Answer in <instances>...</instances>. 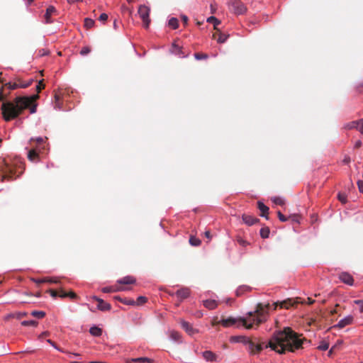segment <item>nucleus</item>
Listing matches in <instances>:
<instances>
[{
	"mask_svg": "<svg viewBox=\"0 0 363 363\" xmlns=\"http://www.w3.org/2000/svg\"><path fill=\"white\" fill-rule=\"evenodd\" d=\"M301 336L287 327L276 332L265 347H270L280 354H285L286 351L294 352L296 350L303 347L304 342H307L305 337L301 338Z\"/></svg>",
	"mask_w": 363,
	"mask_h": 363,
	"instance_id": "1",
	"label": "nucleus"
},
{
	"mask_svg": "<svg viewBox=\"0 0 363 363\" xmlns=\"http://www.w3.org/2000/svg\"><path fill=\"white\" fill-rule=\"evenodd\" d=\"M38 97V95L36 94L30 97L16 98L14 103H2L1 115L4 119L6 121L14 119L26 108H29L31 113H35L36 111V106L34 105L33 103Z\"/></svg>",
	"mask_w": 363,
	"mask_h": 363,
	"instance_id": "2",
	"label": "nucleus"
},
{
	"mask_svg": "<svg viewBox=\"0 0 363 363\" xmlns=\"http://www.w3.org/2000/svg\"><path fill=\"white\" fill-rule=\"evenodd\" d=\"M25 170V164L18 157L8 156L1 161V182L4 179H16Z\"/></svg>",
	"mask_w": 363,
	"mask_h": 363,
	"instance_id": "3",
	"label": "nucleus"
},
{
	"mask_svg": "<svg viewBox=\"0 0 363 363\" xmlns=\"http://www.w3.org/2000/svg\"><path fill=\"white\" fill-rule=\"evenodd\" d=\"M269 308V303L263 304L262 303H259L254 312H249L247 313L249 316V321H252L253 324L255 323L257 325L264 322L266 320L267 311Z\"/></svg>",
	"mask_w": 363,
	"mask_h": 363,
	"instance_id": "4",
	"label": "nucleus"
},
{
	"mask_svg": "<svg viewBox=\"0 0 363 363\" xmlns=\"http://www.w3.org/2000/svg\"><path fill=\"white\" fill-rule=\"evenodd\" d=\"M238 321L242 322V325L247 329H251L253 327V323H252V321H249V317L247 318H240L238 319L232 317H229L228 318H222L220 320L218 321L213 320V325H216L220 323L223 327L228 328L231 325H233Z\"/></svg>",
	"mask_w": 363,
	"mask_h": 363,
	"instance_id": "5",
	"label": "nucleus"
},
{
	"mask_svg": "<svg viewBox=\"0 0 363 363\" xmlns=\"http://www.w3.org/2000/svg\"><path fill=\"white\" fill-rule=\"evenodd\" d=\"M33 82V80L29 81L27 83H21L18 84L16 82H6L4 83V80L1 79V101H3L4 98L8 94L10 90L16 89L18 87L21 88H26L28 87Z\"/></svg>",
	"mask_w": 363,
	"mask_h": 363,
	"instance_id": "6",
	"label": "nucleus"
},
{
	"mask_svg": "<svg viewBox=\"0 0 363 363\" xmlns=\"http://www.w3.org/2000/svg\"><path fill=\"white\" fill-rule=\"evenodd\" d=\"M150 9L149 7L145 5H141L139 6L138 14L143 21V26L146 29L149 28L150 23Z\"/></svg>",
	"mask_w": 363,
	"mask_h": 363,
	"instance_id": "7",
	"label": "nucleus"
},
{
	"mask_svg": "<svg viewBox=\"0 0 363 363\" xmlns=\"http://www.w3.org/2000/svg\"><path fill=\"white\" fill-rule=\"evenodd\" d=\"M230 10L236 15L243 14L246 11V7L240 1L235 0L229 4Z\"/></svg>",
	"mask_w": 363,
	"mask_h": 363,
	"instance_id": "8",
	"label": "nucleus"
},
{
	"mask_svg": "<svg viewBox=\"0 0 363 363\" xmlns=\"http://www.w3.org/2000/svg\"><path fill=\"white\" fill-rule=\"evenodd\" d=\"M248 350L251 354L259 353L262 349V343L257 340V339H247Z\"/></svg>",
	"mask_w": 363,
	"mask_h": 363,
	"instance_id": "9",
	"label": "nucleus"
},
{
	"mask_svg": "<svg viewBox=\"0 0 363 363\" xmlns=\"http://www.w3.org/2000/svg\"><path fill=\"white\" fill-rule=\"evenodd\" d=\"M92 298L98 302L97 308L101 311H108L111 308V304L105 302L103 299L96 296H93Z\"/></svg>",
	"mask_w": 363,
	"mask_h": 363,
	"instance_id": "10",
	"label": "nucleus"
},
{
	"mask_svg": "<svg viewBox=\"0 0 363 363\" xmlns=\"http://www.w3.org/2000/svg\"><path fill=\"white\" fill-rule=\"evenodd\" d=\"M57 13V11L53 6H48V8L46 9V12L44 16L45 23H47V24L52 23L53 22V21L52 20L51 16L52 15H56Z\"/></svg>",
	"mask_w": 363,
	"mask_h": 363,
	"instance_id": "11",
	"label": "nucleus"
},
{
	"mask_svg": "<svg viewBox=\"0 0 363 363\" xmlns=\"http://www.w3.org/2000/svg\"><path fill=\"white\" fill-rule=\"evenodd\" d=\"M298 303V301H295L291 298H288L281 302L274 303V309L276 310L278 305H279L281 308H284L288 309L291 306H293L294 304H296Z\"/></svg>",
	"mask_w": 363,
	"mask_h": 363,
	"instance_id": "12",
	"label": "nucleus"
},
{
	"mask_svg": "<svg viewBox=\"0 0 363 363\" xmlns=\"http://www.w3.org/2000/svg\"><path fill=\"white\" fill-rule=\"evenodd\" d=\"M130 289L125 286H107L102 288L101 291L104 293H112L116 291H123L130 290Z\"/></svg>",
	"mask_w": 363,
	"mask_h": 363,
	"instance_id": "13",
	"label": "nucleus"
},
{
	"mask_svg": "<svg viewBox=\"0 0 363 363\" xmlns=\"http://www.w3.org/2000/svg\"><path fill=\"white\" fill-rule=\"evenodd\" d=\"M182 328L189 335H193L198 333V330L193 328V326L187 321L182 320L180 321Z\"/></svg>",
	"mask_w": 363,
	"mask_h": 363,
	"instance_id": "14",
	"label": "nucleus"
},
{
	"mask_svg": "<svg viewBox=\"0 0 363 363\" xmlns=\"http://www.w3.org/2000/svg\"><path fill=\"white\" fill-rule=\"evenodd\" d=\"M40 149L38 147H33L31 150H30L28 152V158L31 162H37L39 160V155L38 152H40Z\"/></svg>",
	"mask_w": 363,
	"mask_h": 363,
	"instance_id": "15",
	"label": "nucleus"
},
{
	"mask_svg": "<svg viewBox=\"0 0 363 363\" xmlns=\"http://www.w3.org/2000/svg\"><path fill=\"white\" fill-rule=\"evenodd\" d=\"M353 322V316L348 315L345 318L340 320L338 323L335 325V328H343L347 325H351Z\"/></svg>",
	"mask_w": 363,
	"mask_h": 363,
	"instance_id": "16",
	"label": "nucleus"
},
{
	"mask_svg": "<svg viewBox=\"0 0 363 363\" xmlns=\"http://www.w3.org/2000/svg\"><path fill=\"white\" fill-rule=\"evenodd\" d=\"M340 279L345 284L348 285H352L354 279L352 277L347 273V272H342L340 274Z\"/></svg>",
	"mask_w": 363,
	"mask_h": 363,
	"instance_id": "17",
	"label": "nucleus"
},
{
	"mask_svg": "<svg viewBox=\"0 0 363 363\" xmlns=\"http://www.w3.org/2000/svg\"><path fill=\"white\" fill-rule=\"evenodd\" d=\"M243 222L247 224V225H252L255 223L259 222V219L254 218L253 216L250 215H246L243 214L242 216Z\"/></svg>",
	"mask_w": 363,
	"mask_h": 363,
	"instance_id": "18",
	"label": "nucleus"
},
{
	"mask_svg": "<svg viewBox=\"0 0 363 363\" xmlns=\"http://www.w3.org/2000/svg\"><path fill=\"white\" fill-rule=\"evenodd\" d=\"M257 208L261 211L260 216L268 219L269 208L261 201L257 202Z\"/></svg>",
	"mask_w": 363,
	"mask_h": 363,
	"instance_id": "19",
	"label": "nucleus"
},
{
	"mask_svg": "<svg viewBox=\"0 0 363 363\" xmlns=\"http://www.w3.org/2000/svg\"><path fill=\"white\" fill-rule=\"evenodd\" d=\"M136 281L135 279L132 276H126L118 280H117V284H133Z\"/></svg>",
	"mask_w": 363,
	"mask_h": 363,
	"instance_id": "20",
	"label": "nucleus"
},
{
	"mask_svg": "<svg viewBox=\"0 0 363 363\" xmlns=\"http://www.w3.org/2000/svg\"><path fill=\"white\" fill-rule=\"evenodd\" d=\"M203 357L208 362L217 361V355L210 350L205 351L202 353Z\"/></svg>",
	"mask_w": 363,
	"mask_h": 363,
	"instance_id": "21",
	"label": "nucleus"
},
{
	"mask_svg": "<svg viewBox=\"0 0 363 363\" xmlns=\"http://www.w3.org/2000/svg\"><path fill=\"white\" fill-rule=\"evenodd\" d=\"M176 295L181 298V300L186 298L190 295V289L188 288H182L176 292Z\"/></svg>",
	"mask_w": 363,
	"mask_h": 363,
	"instance_id": "22",
	"label": "nucleus"
},
{
	"mask_svg": "<svg viewBox=\"0 0 363 363\" xmlns=\"http://www.w3.org/2000/svg\"><path fill=\"white\" fill-rule=\"evenodd\" d=\"M172 52L174 54H175V55H178V56H179V57H186V55H184V52H183V51H182V48H181L179 45H177V44L176 43V42H174V43L172 44Z\"/></svg>",
	"mask_w": 363,
	"mask_h": 363,
	"instance_id": "23",
	"label": "nucleus"
},
{
	"mask_svg": "<svg viewBox=\"0 0 363 363\" xmlns=\"http://www.w3.org/2000/svg\"><path fill=\"white\" fill-rule=\"evenodd\" d=\"M213 38L216 39L217 42L219 43H223L226 41L228 38V35H225L222 33H216L213 35Z\"/></svg>",
	"mask_w": 363,
	"mask_h": 363,
	"instance_id": "24",
	"label": "nucleus"
},
{
	"mask_svg": "<svg viewBox=\"0 0 363 363\" xmlns=\"http://www.w3.org/2000/svg\"><path fill=\"white\" fill-rule=\"evenodd\" d=\"M203 306L209 310H213L218 306V303L215 300L208 299L203 301Z\"/></svg>",
	"mask_w": 363,
	"mask_h": 363,
	"instance_id": "25",
	"label": "nucleus"
},
{
	"mask_svg": "<svg viewBox=\"0 0 363 363\" xmlns=\"http://www.w3.org/2000/svg\"><path fill=\"white\" fill-rule=\"evenodd\" d=\"M114 298L125 305L135 306V301L131 298H123L120 296H115Z\"/></svg>",
	"mask_w": 363,
	"mask_h": 363,
	"instance_id": "26",
	"label": "nucleus"
},
{
	"mask_svg": "<svg viewBox=\"0 0 363 363\" xmlns=\"http://www.w3.org/2000/svg\"><path fill=\"white\" fill-rule=\"evenodd\" d=\"M33 142H36L37 145L35 147H38L40 150V146L45 143V140L41 137H38L36 138H32L29 140V143L30 145H33Z\"/></svg>",
	"mask_w": 363,
	"mask_h": 363,
	"instance_id": "27",
	"label": "nucleus"
},
{
	"mask_svg": "<svg viewBox=\"0 0 363 363\" xmlns=\"http://www.w3.org/2000/svg\"><path fill=\"white\" fill-rule=\"evenodd\" d=\"M89 333L96 337H99L102 334V330L97 326H93L89 329Z\"/></svg>",
	"mask_w": 363,
	"mask_h": 363,
	"instance_id": "28",
	"label": "nucleus"
},
{
	"mask_svg": "<svg viewBox=\"0 0 363 363\" xmlns=\"http://www.w3.org/2000/svg\"><path fill=\"white\" fill-rule=\"evenodd\" d=\"M170 337L176 341V342H182V336H181V334L177 332V331H174V330H172L170 332Z\"/></svg>",
	"mask_w": 363,
	"mask_h": 363,
	"instance_id": "29",
	"label": "nucleus"
},
{
	"mask_svg": "<svg viewBox=\"0 0 363 363\" xmlns=\"http://www.w3.org/2000/svg\"><path fill=\"white\" fill-rule=\"evenodd\" d=\"M259 233H260V236L262 238L265 239V238H269V235L270 233V230L268 227H264V228H261Z\"/></svg>",
	"mask_w": 363,
	"mask_h": 363,
	"instance_id": "30",
	"label": "nucleus"
},
{
	"mask_svg": "<svg viewBox=\"0 0 363 363\" xmlns=\"http://www.w3.org/2000/svg\"><path fill=\"white\" fill-rule=\"evenodd\" d=\"M357 125H358L357 120L353 121L346 123L344 125V128L347 130L357 129Z\"/></svg>",
	"mask_w": 363,
	"mask_h": 363,
	"instance_id": "31",
	"label": "nucleus"
},
{
	"mask_svg": "<svg viewBox=\"0 0 363 363\" xmlns=\"http://www.w3.org/2000/svg\"><path fill=\"white\" fill-rule=\"evenodd\" d=\"M169 26H170L173 29H176L178 28L179 26V21H178V19L176 18H171L169 20Z\"/></svg>",
	"mask_w": 363,
	"mask_h": 363,
	"instance_id": "32",
	"label": "nucleus"
},
{
	"mask_svg": "<svg viewBox=\"0 0 363 363\" xmlns=\"http://www.w3.org/2000/svg\"><path fill=\"white\" fill-rule=\"evenodd\" d=\"M35 283L38 284L45 283V282H50V283H58L59 280L56 278L55 279H38L35 280Z\"/></svg>",
	"mask_w": 363,
	"mask_h": 363,
	"instance_id": "33",
	"label": "nucleus"
},
{
	"mask_svg": "<svg viewBox=\"0 0 363 363\" xmlns=\"http://www.w3.org/2000/svg\"><path fill=\"white\" fill-rule=\"evenodd\" d=\"M133 361H136L137 362H140V363H153L154 362V360L152 359L148 358V357H138V358H135Z\"/></svg>",
	"mask_w": 363,
	"mask_h": 363,
	"instance_id": "34",
	"label": "nucleus"
},
{
	"mask_svg": "<svg viewBox=\"0 0 363 363\" xmlns=\"http://www.w3.org/2000/svg\"><path fill=\"white\" fill-rule=\"evenodd\" d=\"M207 22L213 23L214 29L217 30V26L220 24V21H218L214 16H210L207 18Z\"/></svg>",
	"mask_w": 363,
	"mask_h": 363,
	"instance_id": "35",
	"label": "nucleus"
},
{
	"mask_svg": "<svg viewBox=\"0 0 363 363\" xmlns=\"http://www.w3.org/2000/svg\"><path fill=\"white\" fill-rule=\"evenodd\" d=\"M189 243L192 246H199L201 244V240L194 236H191L189 238Z\"/></svg>",
	"mask_w": 363,
	"mask_h": 363,
	"instance_id": "36",
	"label": "nucleus"
},
{
	"mask_svg": "<svg viewBox=\"0 0 363 363\" xmlns=\"http://www.w3.org/2000/svg\"><path fill=\"white\" fill-rule=\"evenodd\" d=\"M31 315L38 318H43L45 317V313L44 311H33L31 313Z\"/></svg>",
	"mask_w": 363,
	"mask_h": 363,
	"instance_id": "37",
	"label": "nucleus"
},
{
	"mask_svg": "<svg viewBox=\"0 0 363 363\" xmlns=\"http://www.w3.org/2000/svg\"><path fill=\"white\" fill-rule=\"evenodd\" d=\"M61 106V96L57 93L55 94V107L60 108Z\"/></svg>",
	"mask_w": 363,
	"mask_h": 363,
	"instance_id": "38",
	"label": "nucleus"
},
{
	"mask_svg": "<svg viewBox=\"0 0 363 363\" xmlns=\"http://www.w3.org/2000/svg\"><path fill=\"white\" fill-rule=\"evenodd\" d=\"M208 55L206 54V53H202V52H196L194 54V57L198 60H206L208 58Z\"/></svg>",
	"mask_w": 363,
	"mask_h": 363,
	"instance_id": "39",
	"label": "nucleus"
},
{
	"mask_svg": "<svg viewBox=\"0 0 363 363\" xmlns=\"http://www.w3.org/2000/svg\"><path fill=\"white\" fill-rule=\"evenodd\" d=\"M22 325H24V326H36L38 325V322L35 321V320H23L22 323H21Z\"/></svg>",
	"mask_w": 363,
	"mask_h": 363,
	"instance_id": "40",
	"label": "nucleus"
},
{
	"mask_svg": "<svg viewBox=\"0 0 363 363\" xmlns=\"http://www.w3.org/2000/svg\"><path fill=\"white\" fill-rule=\"evenodd\" d=\"M94 21L91 19V18H85L84 19V26L86 28H91L94 26Z\"/></svg>",
	"mask_w": 363,
	"mask_h": 363,
	"instance_id": "41",
	"label": "nucleus"
},
{
	"mask_svg": "<svg viewBox=\"0 0 363 363\" xmlns=\"http://www.w3.org/2000/svg\"><path fill=\"white\" fill-rule=\"evenodd\" d=\"M329 348V343L326 341H322L319 346L318 347V349L320 350H327Z\"/></svg>",
	"mask_w": 363,
	"mask_h": 363,
	"instance_id": "42",
	"label": "nucleus"
},
{
	"mask_svg": "<svg viewBox=\"0 0 363 363\" xmlns=\"http://www.w3.org/2000/svg\"><path fill=\"white\" fill-rule=\"evenodd\" d=\"M272 201L277 204V205H279V206H283L284 205V201L282 198L281 197H274L272 198Z\"/></svg>",
	"mask_w": 363,
	"mask_h": 363,
	"instance_id": "43",
	"label": "nucleus"
},
{
	"mask_svg": "<svg viewBox=\"0 0 363 363\" xmlns=\"http://www.w3.org/2000/svg\"><path fill=\"white\" fill-rule=\"evenodd\" d=\"M91 50L89 46H84L80 50V55L85 56V55H88L89 53H90Z\"/></svg>",
	"mask_w": 363,
	"mask_h": 363,
	"instance_id": "44",
	"label": "nucleus"
},
{
	"mask_svg": "<svg viewBox=\"0 0 363 363\" xmlns=\"http://www.w3.org/2000/svg\"><path fill=\"white\" fill-rule=\"evenodd\" d=\"M236 240L240 245L243 247H245L250 244L247 240L242 239L240 236L237 237Z\"/></svg>",
	"mask_w": 363,
	"mask_h": 363,
	"instance_id": "45",
	"label": "nucleus"
},
{
	"mask_svg": "<svg viewBox=\"0 0 363 363\" xmlns=\"http://www.w3.org/2000/svg\"><path fill=\"white\" fill-rule=\"evenodd\" d=\"M357 130H358L362 135H363V119H359L357 120Z\"/></svg>",
	"mask_w": 363,
	"mask_h": 363,
	"instance_id": "46",
	"label": "nucleus"
},
{
	"mask_svg": "<svg viewBox=\"0 0 363 363\" xmlns=\"http://www.w3.org/2000/svg\"><path fill=\"white\" fill-rule=\"evenodd\" d=\"M147 301V298L145 297V296H139L137 299V301H135V305H142L143 303H145V302Z\"/></svg>",
	"mask_w": 363,
	"mask_h": 363,
	"instance_id": "47",
	"label": "nucleus"
},
{
	"mask_svg": "<svg viewBox=\"0 0 363 363\" xmlns=\"http://www.w3.org/2000/svg\"><path fill=\"white\" fill-rule=\"evenodd\" d=\"M45 84L43 83V80H40L38 82V85L36 86V91L38 93H40L42 89L45 88Z\"/></svg>",
	"mask_w": 363,
	"mask_h": 363,
	"instance_id": "48",
	"label": "nucleus"
},
{
	"mask_svg": "<svg viewBox=\"0 0 363 363\" xmlns=\"http://www.w3.org/2000/svg\"><path fill=\"white\" fill-rule=\"evenodd\" d=\"M338 199L340 202H342V203H345L347 202V196L345 194H338Z\"/></svg>",
	"mask_w": 363,
	"mask_h": 363,
	"instance_id": "49",
	"label": "nucleus"
},
{
	"mask_svg": "<svg viewBox=\"0 0 363 363\" xmlns=\"http://www.w3.org/2000/svg\"><path fill=\"white\" fill-rule=\"evenodd\" d=\"M47 342H48V343H50L52 347H54L55 348H56L57 350H59V351H60V352H65V351H64L62 349L59 348L58 347H57L56 344H55V342H53L52 340H51L48 339V340H47Z\"/></svg>",
	"mask_w": 363,
	"mask_h": 363,
	"instance_id": "50",
	"label": "nucleus"
},
{
	"mask_svg": "<svg viewBox=\"0 0 363 363\" xmlns=\"http://www.w3.org/2000/svg\"><path fill=\"white\" fill-rule=\"evenodd\" d=\"M277 216L279 217V219L281 221V222H285L288 220V218L284 216L280 211H278L277 212Z\"/></svg>",
	"mask_w": 363,
	"mask_h": 363,
	"instance_id": "51",
	"label": "nucleus"
},
{
	"mask_svg": "<svg viewBox=\"0 0 363 363\" xmlns=\"http://www.w3.org/2000/svg\"><path fill=\"white\" fill-rule=\"evenodd\" d=\"M354 303L359 306V311L363 313V301L362 300H356L354 301Z\"/></svg>",
	"mask_w": 363,
	"mask_h": 363,
	"instance_id": "52",
	"label": "nucleus"
},
{
	"mask_svg": "<svg viewBox=\"0 0 363 363\" xmlns=\"http://www.w3.org/2000/svg\"><path fill=\"white\" fill-rule=\"evenodd\" d=\"M108 19V15L105 13H103L100 15L99 18V20L101 22H105Z\"/></svg>",
	"mask_w": 363,
	"mask_h": 363,
	"instance_id": "53",
	"label": "nucleus"
},
{
	"mask_svg": "<svg viewBox=\"0 0 363 363\" xmlns=\"http://www.w3.org/2000/svg\"><path fill=\"white\" fill-rule=\"evenodd\" d=\"M48 292L53 298H56L57 296H58V291L54 289H50L48 290Z\"/></svg>",
	"mask_w": 363,
	"mask_h": 363,
	"instance_id": "54",
	"label": "nucleus"
},
{
	"mask_svg": "<svg viewBox=\"0 0 363 363\" xmlns=\"http://www.w3.org/2000/svg\"><path fill=\"white\" fill-rule=\"evenodd\" d=\"M58 296H60L61 298H67V293L65 292V291H63L62 289H61L58 292Z\"/></svg>",
	"mask_w": 363,
	"mask_h": 363,
	"instance_id": "55",
	"label": "nucleus"
},
{
	"mask_svg": "<svg viewBox=\"0 0 363 363\" xmlns=\"http://www.w3.org/2000/svg\"><path fill=\"white\" fill-rule=\"evenodd\" d=\"M357 186H358V189H359V191L361 193H363V181L359 180L357 182Z\"/></svg>",
	"mask_w": 363,
	"mask_h": 363,
	"instance_id": "56",
	"label": "nucleus"
},
{
	"mask_svg": "<svg viewBox=\"0 0 363 363\" xmlns=\"http://www.w3.org/2000/svg\"><path fill=\"white\" fill-rule=\"evenodd\" d=\"M67 297H69L72 299H75L78 296H77V295L74 292L70 291V292L67 293Z\"/></svg>",
	"mask_w": 363,
	"mask_h": 363,
	"instance_id": "57",
	"label": "nucleus"
},
{
	"mask_svg": "<svg viewBox=\"0 0 363 363\" xmlns=\"http://www.w3.org/2000/svg\"><path fill=\"white\" fill-rule=\"evenodd\" d=\"M247 339H249L248 337H244V336H241V337H238V340L239 341H241V342H243L244 343H245L247 345Z\"/></svg>",
	"mask_w": 363,
	"mask_h": 363,
	"instance_id": "58",
	"label": "nucleus"
},
{
	"mask_svg": "<svg viewBox=\"0 0 363 363\" xmlns=\"http://www.w3.org/2000/svg\"><path fill=\"white\" fill-rule=\"evenodd\" d=\"M49 52L48 51H45V50H41L39 51V55L40 56H44V55H48Z\"/></svg>",
	"mask_w": 363,
	"mask_h": 363,
	"instance_id": "59",
	"label": "nucleus"
},
{
	"mask_svg": "<svg viewBox=\"0 0 363 363\" xmlns=\"http://www.w3.org/2000/svg\"><path fill=\"white\" fill-rule=\"evenodd\" d=\"M182 20L184 24L186 25L189 19H188V17L186 16H182Z\"/></svg>",
	"mask_w": 363,
	"mask_h": 363,
	"instance_id": "60",
	"label": "nucleus"
},
{
	"mask_svg": "<svg viewBox=\"0 0 363 363\" xmlns=\"http://www.w3.org/2000/svg\"><path fill=\"white\" fill-rule=\"evenodd\" d=\"M362 146V142L360 140H357L354 144L355 148H359Z\"/></svg>",
	"mask_w": 363,
	"mask_h": 363,
	"instance_id": "61",
	"label": "nucleus"
},
{
	"mask_svg": "<svg viewBox=\"0 0 363 363\" xmlns=\"http://www.w3.org/2000/svg\"><path fill=\"white\" fill-rule=\"evenodd\" d=\"M307 300H308L307 303L309 305H311V304H313L315 302V300H313L311 298H308Z\"/></svg>",
	"mask_w": 363,
	"mask_h": 363,
	"instance_id": "62",
	"label": "nucleus"
},
{
	"mask_svg": "<svg viewBox=\"0 0 363 363\" xmlns=\"http://www.w3.org/2000/svg\"><path fill=\"white\" fill-rule=\"evenodd\" d=\"M335 347H336L335 345L332 347V348L328 352V356H331L332 355V354H333V351H334Z\"/></svg>",
	"mask_w": 363,
	"mask_h": 363,
	"instance_id": "63",
	"label": "nucleus"
},
{
	"mask_svg": "<svg viewBox=\"0 0 363 363\" xmlns=\"http://www.w3.org/2000/svg\"><path fill=\"white\" fill-rule=\"evenodd\" d=\"M205 236H206L207 238L210 239V238H211V233H210V231H208V230L206 231V232H205Z\"/></svg>",
	"mask_w": 363,
	"mask_h": 363,
	"instance_id": "64",
	"label": "nucleus"
}]
</instances>
